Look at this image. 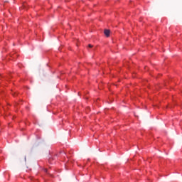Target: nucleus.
Returning <instances> with one entry per match:
<instances>
[{
    "instance_id": "nucleus-1",
    "label": "nucleus",
    "mask_w": 182,
    "mask_h": 182,
    "mask_svg": "<svg viewBox=\"0 0 182 182\" xmlns=\"http://www.w3.org/2000/svg\"><path fill=\"white\" fill-rule=\"evenodd\" d=\"M104 33H105V36H107V37L110 36V31H109V30H105Z\"/></svg>"
},
{
    "instance_id": "nucleus-2",
    "label": "nucleus",
    "mask_w": 182,
    "mask_h": 182,
    "mask_svg": "<svg viewBox=\"0 0 182 182\" xmlns=\"http://www.w3.org/2000/svg\"><path fill=\"white\" fill-rule=\"evenodd\" d=\"M93 47V46H92V45H89V48H92Z\"/></svg>"
}]
</instances>
